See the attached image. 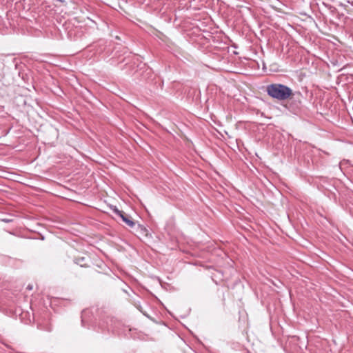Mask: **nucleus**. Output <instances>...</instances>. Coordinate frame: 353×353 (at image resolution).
Masks as SVG:
<instances>
[{"label": "nucleus", "instance_id": "39448f33", "mask_svg": "<svg viewBox=\"0 0 353 353\" xmlns=\"http://www.w3.org/2000/svg\"><path fill=\"white\" fill-rule=\"evenodd\" d=\"M294 104H295L296 108H297V109L300 108L301 101L299 100L297 101H295Z\"/></svg>", "mask_w": 353, "mask_h": 353}, {"label": "nucleus", "instance_id": "423d86ee", "mask_svg": "<svg viewBox=\"0 0 353 353\" xmlns=\"http://www.w3.org/2000/svg\"><path fill=\"white\" fill-rule=\"evenodd\" d=\"M27 289H28V290H31L32 289V285H28L27 286Z\"/></svg>", "mask_w": 353, "mask_h": 353}, {"label": "nucleus", "instance_id": "f03ea898", "mask_svg": "<svg viewBox=\"0 0 353 353\" xmlns=\"http://www.w3.org/2000/svg\"><path fill=\"white\" fill-rule=\"evenodd\" d=\"M113 212L120 216L123 221H124L130 228H134L135 225V223L128 216L126 215L123 211L119 210L118 208L114 207L113 208Z\"/></svg>", "mask_w": 353, "mask_h": 353}, {"label": "nucleus", "instance_id": "7ed1b4c3", "mask_svg": "<svg viewBox=\"0 0 353 353\" xmlns=\"http://www.w3.org/2000/svg\"><path fill=\"white\" fill-rule=\"evenodd\" d=\"M38 328L42 330H46L47 332H50L52 330V327L50 325L43 326L41 324H39L38 325Z\"/></svg>", "mask_w": 353, "mask_h": 353}, {"label": "nucleus", "instance_id": "20e7f679", "mask_svg": "<svg viewBox=\"0 0 353 353\" xmlns=\"http://www.w3.org/2000/svg\"><path fill=\"white\" fill-rule=\"evenodd\" d=\"M84 259H85L83 257L78 259L75 263L77 264H79L81 266H83L84 264L83 263V262Z\"/></svg>", "mask_w": 353, "mask_h": 353}, {"label": "nucleus", "instance_id": "0eeeda50", "mask_svg": "<svg viewBox=\"0 0 353 353\" xmlns=\"http://www.w3.org/2000/svg\"><path fill=\"white\" fill-rule=\"evenodd\" d=\"M3 221H5V222H9L10 221V220H8V219H3Z\"/></svg>", "mask_w": 353, "mask_h": 353}, {"label": "nucleus", "instance_id": "f257e3e1", "mask_svg": "<svg viewBox=\"0 0 353 353\" xmlns=\"http://www.w3.org/2000/svg\"><path fill=\"white\" fill-rule=\"evenodd\" d=\"M266 92L270 97L279 101L286 100L292 94L290 88L281 83H272L267 85Z\"/></svg>", "mask_w": 353, "mask_h": 353}]
</instances>
